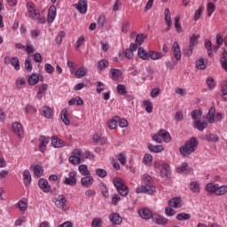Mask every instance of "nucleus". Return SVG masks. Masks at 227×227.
<instances>
[{"mask_svg": "<svg viewBox=\"0 0 227 227\" xmlns=\"http://www.w3.org/2000/svg\"><path fill=\"white\" fill-rule=\"evenodd\" d=\"M172 51L174 52V57L177 61H180L182 59V52L180 51V45L178 44V42H175L172 46Z\"/></svg>", "mask_w": 227, "mask_h": 227, "instance_id": "obj_15", "label": "nucleus"}, {"mask_svg": "<svg viewBox=\"0 0 227 227\" xmlns=\"http://www.w3.org/2000/svg\"><path fill=\"white\" fill-rule=\"evenodd\" d=\"M191 116L194 122L198 121L200 117L203 116V112L201 110H193L191 112Z\"/></svg>", "mask_w": 227, "mask_h": 227, "instance_id": "obj_35", "label": "nucleus"}, {"mask_svg": "<svg viewBox=\"0 0 227 227\" xmlns=\"http://www.w3.org/2000/svg\"><path fill=\"white\" fill-rule=\"evenodd\" d=\"M102 218H94L91 223V227H100L102 226Z\"/></svg>", "mask_w": 227, "mask_h": 227, "instance_id": "obj_60", "label": "nucleus"}, {"mask_svg": "<svg viewBox=\"0 0 227 227\" xmlns=\"http://www.w3.org/2000/svg\"><path fill=\"white\" fill-rule=\"evenodd\" d=\"M109 67V61L106 59H101L98 62V70H106Z\"/></svg>", "mask_w": 227, "mask_h": 227, "instance_id": "obj_45", "label": "nucleus"}, {"mask_svg": "<svg viewBox=\"0 0 227 227\" xmlns=\"http://www.w3.org/2000/svg\"><path fill=\"white\" fill-rule=\"evenodd\" d=\"M138 215L142 219L148 221V219H152L153 217V214L148 207H144L138 210Z\"/></svg>", "mask_w": 227, "mask_h": 227, "instance_id": "obj_9", "label": "nucleus"}, {"mask_svg": "<svg viewBox=\"0 0 227 227\" xmlns=\"http://www.w3.org/2000/svg\"><path fill=\"white\" fill-rule=\"evenodd\" d=\"M207 17H212V14L215 12V4L212 2L207 3Z\"/></svg>", "mask_w": 227, "mask_h": 227, "instance_id": "obj_40", "label": "nucleus"}, {"mask_svg": "<svg viewBox=\"0 0 227 227\" xmlns=\"http://www.w3.org/2000/svg\"><path fill=\"white\" fill-rule=\"evenodd\" d=\"M117 92L119 93V95H127V87H125V85L123 84L117 85Z\"/></svg>", "mask_w": 227, "mask_h": 227, "instance_id": "obj_54", "label": "nucleus"}, {"mask_svg": "<svg viewBox=\"0 0 227 227\" xmlns=\"http://www.w3.org/2000/svg\"><path fill=\"white\" fill-rule=\"evenodd\" d=\"M51 142V137L41 135L39 137V151L43 153L47 150V145Z\"/></svg>", "mask_w": 227, "mask_h": 227, "instance_id": "obj_6", "label": "nucleus"}, {"mask_svg": "<svg viewBox=\"0 0 227 227\" xmlns=\"http://www.w3.org/2000/svg\"><path fill=\"white\" fill-rule=\"evenodd\" d=\"M169 207H173V208H181L182 207V199L179 197H176L168 200Z\"/></svg>", "mask_w": 227, "mask_h": 227, "instance_id": "obj_18", "label": "nucleus"}, {"mask_svg": "<svg viewBox=\"0 0 227 227\" xmlns=\"http://www.w3.org/2000/svg\"><path fill=\"white\" fill-rule=\"evenodd\" d=\"M12 130L18 137L21 138L24 137V129H22V124L20 122H14L12 124Z\"/></svg>", "mask_w": 227, "mask_h": 227, "instance_id": "obj_12", "label": "nucleus"}, {"mask_svg": "<svg viewBox=\"0 0 227 227\" xmlns=\"http://www.w3.org/2000/svg\"><path fill=\"white\" fill-rule=\"evenodd\" d=\"M24 84H26V80L24 78H18L16 80V88H18L19 90L24 88Z\"/></svg>", "mask_w": 227, "mask_h": 227, "instance_id": "obj_59", "label": "nucleus"}, {"mask_svg": "<svg viewBox=\"0 0 227 227\" xmlns=\"http://www.w3.org/2000/svg\"><path fill=\"white\" fill-rule=\"evenodd\" d=\"M109 219L112 224H115L116 226H120L121 223H123V220L121 219V216H120V214L118 213H112L109 215Z\"/></svg>", "mask_w": 227, "mask_h": 227, "instance_id": "obj_13", "label": "nucleus"}, {"mask_svg": "<svg viewBox=\"0 0 227 227\" xmlns=\"http://www.w3.org/2000/svg\"><path fill=\"white\" fill-rule=\"evenodd\" d=\"M142 182L144 184L137 188V194H153L155 192V186L152 185V176H144L142 177Z\"/></svg>", "mask_w": 227, "mask_h": 227, "instance_id": "obj_2", "label": "nucleus"}, {"mask_svg": "<svg viewBox=\"0 0 227 227\" xmlns=\"http://www.w3.org/2000/svg\"><path fill=\"white\" fill-rule=\"evenodd\" d=\"M221 97L227 102V81L222 82Z\"/></svg>", "mask_w": 227, "mask_h": 227, "instance_id": "obj_36", "label": "nucleus"}, {"mask_svg": "<svg viewBox=\"0 0 227 227\" xmlns=\"http://www.w3.org/2000/svg\"><path fill=\"white\" fill-rule=\"evenodd\" d=\"M192 51H194V47L189 45L186 49H184V56H186V58H191V56H192Z\"/></svg>", "mask_w": 227, "mask_h": 227, "instance_id": "obj_61", "label": "nucleus"}, {"mask_svg": "<svg viewBox=\"0 0 227 227\" xmlns=\"http://www.w3.org/2000/svg\"><path fill=\"white\" fill-rule=\"evenodd\" d=\"M205 7L203 6H200L198 11L195 12V15H194V20L195 21H198L200 20V19L201 18V15L203 14V10H204Z\"/></svg>", "mask_w": 227, "mask_h": 227, "instance_id": "obj_58", "label": "nucleus"}, {"mask_svg": "<svg viewBox=\"0 0 227 227\" xmlns=\"http://www.w3.org/2000/svg\"><path fill=\"white\" fill-rule=\"evenodd\" d=\"M206 82L210 90L215 87V81H214V78L212 77H207Z\"/></svg>", "mask_w": 227, "mask_h": 227, "instance_id": "obj_62", "label": "nucleus"}, {"mask_svg": "<svg viewBox=\"0 0 227 227\" xmlns=\"http://www.w3.org/2000/svg\"><path fill=\"white\" fill-rule=\"evenodd\" d=\"M44 70L47 72V74H53L54 67H52V65H51V64H45Z\"/></svg>", "mask_w": 227, "mask_h": 227, "instance_id": "obj_64", "label": "nucleus"}, {"mask_svg": "<svg viewBox=\"0 0 227 227\" xmlns=\"http://www.w3.org/2000/svg\"><path fill=\"white\" fill-rule=\"evenodd\" d=\"M43 114L44 118H48V119L52 118V109H51V107L49 106H44L43 108Z\"/></svg>", "mask_w": 227, "mask_h": 227, "instance_id": "obj_46", "label": "nucleus"}, {"mask_svg": "<svg viewBox=\"0 0 227 227\" xmlns=\"http://www.w3.org/2000/svg\"><path fill=\"white\" fill-rule=\"evenodd\" d=\"M196 67L199 70H205L207 68V65H205V60L203 59H200L196 61Z\"/></svg>", "mask_w": 227, "mask_h": 227, "instance_id": "obj_55", "label": "nucleus"}, {"mask_svg": "<svg viewBox=\"0 0 227 227\" xmlns=\"http://www.w3.org/2000/svg\"><path fill=\"white\" fill-rule=\"evenodd\" d=\"M95 182V179L91 176H85L84 177H82L81 179V185L82 187H86L87 189L91 187L93 185V183Z\"/></svg>", "mask_w": 227, "mask_h": 227, "instance_id": "obj_11", "label": "nucleus"}, {"mask_svg": "<svg viewBox=\"0 0 227 227\" xmlns=\"http://www.w3.org/2000/svg\"><path fill=\"white\" fill-rule=\"evenodd\" d=\"M207 122L201 121H196L193 122V127L200 130V132H203L207 129Z\"/></svg>", "mask_w": 227, "mask_h": 227, "instance_id": "obj_28", "label": "nucleus"}, {"mask_svg": "<svg viewBox=\"0 0 227 227\" xmlns=\"http://www.w3.org/2000/svg\"><path fill=\"white\" fill-rule=\"evenodd\" d=\"M123 54L128 59H132V58H134V51L132 50L126 49L124 53H119L120 58H123Z\"/></svg>", "mask_w": 227, "mask_h": 227, "instance_id": "obj_47", "label": "nucleus"}, {"mask_svg": "<svg viewBox=\"0 0 227 227\" xmlns=\"http://www.w3.org/2000/svg\"><path fill=\"white\" fill-rule=\"evenodd\" d=\"M88 74V68L82 67L77 69L76 71V77L77 79H82Z\"/></svg>", "mask_w": 227, "mask_h": 227, "instance_id": "obj_37", "label": "nucleus"}, {"mask_svg": "<svg viewBox=\"0 0 227 227\" xmlns=\"http://www.w3.org/2000/svg\"><path fill=\"white\" fill-rule=\"evenodd\" d=\"M64 184L66 185H70L71 187H74V185H77V178L67 177L64 180Z\"/></svg>", "mask_w": 227, "mask_h": 227, "instance_id": "obj_49", "label": "nucleus"}, {"mask_svg": "<svg viewBox=\"0 0 227 227\" xmlns=\"http://www.w3.org/2000/svg\"><path fill=\"white\" fill-rule=\"evenodd\" d=\"M198 40H200V34H193L190 38V46L196 47L198 45Z\"/></svg>", "mask_w": 227, "mask_h": 227, "instance_id": "obj_41", "label": "nucleus"}, {"mask_svg": "<svg viewBox=\"0 0 227 227\" xmlns=\"http://www.w3.org/2000/svg\"><path fill=\"white\" fill-rule=\"evenodd\" d=\"M64 38H65V31H60L55 39L57 45H61Z\"/></svg>", "mask_w": 227, "mask_h": 227, "instance_id": "obj_53", "label": "nucleus"}, {"mask_svg": "<svg viewBox=\"0 0 227 227\" xmlns=\"http://www.w3.org/2000/svg\"><path fill=\"white\" fill-rule=\"evenodd\" d=\"M190 190L192 191V192H200V183H198L197 181L191 182Z\"/></svg>", "mask_w": 227, "mask_h": 227, "instance_id": "obj_48", "label": "nucleus"}, {"mask_svg": "<svg viewBox=\"0 0 227 227\" xmlns=\"http://www.w3.org/2000/svg\"><path fill=\"white\" fill-rule=\"evenodd\" d=\"M164 15L166 25L169 26V24H173L171 21V11H169V8L165 9Z\"/></svg>", "mask_w": 227, "mask_h": 227, "instance_id": "obj_44", "label": "nucleus"}, {"mask_svg": "<svg viewBox=\"0 0 227 227\" xmlns=\"http://www.w3.org/2000/svg\"><path fill=\"white\" fill-rule=\"evenodd\" d=\"M39 188L43 191V192H51V185H49V181L45 178H41L38 181Z\"/></svg>", "mask_w": 227, "mask_h": 227, "instance_id": "obj_14", "label": "nucleus"}, {"mask_svg": "<svg viewBox=\"0 0 227 227\" xmlns=\"http://www.w3.org/2000/svg\"><path fill=\"white\" fill-rule=\"evenodd\" d=\"M11 65L14 67L15 70H20V61L19 60V58L12 57L11 59Z\"/></svg>", "mask_w": 227, "mask_h": 227, "instance_id": "obj_42", "label": "nucleus"}, {"mask_svg": "<svg viewBox=\"0 0 227 227\" xmlns=\"http://www.w3.org/2000/svg\"><path fill=\"white\" fill-rule=\"evenodd\" d=\"M96 175L99 176V178H106V176H107V171L104 168H98L96 170Z\"/></svg>", "mask_w": 227, "mask_h": 227, "instance_id": "obj_56", "label": "nucleus"}, {"mask_svg": "<svg viewBox=\"0 0 227 227\" xmlns=\"http://www.w3.org/2000/svg\"><path fill=\"white\" fill-rule=\"evenodd\" d=\"M153 223H155V224H159L160 226H164V224H168V218L160 215L158 214H153L152 217Z\"/></svg>", "mask_w": 227, "mask_h": 227, "instance_id": "obj_10", "label": "nucleus"}, {"mask_svg": "<svg viewBox=\"0 0 227 227\" xmlns=\"http://www.w3.org/2000/svg\"><path fill=\"white\" fill-rule=\"evenodd\" d=\"M144 107L146 111V113H153V105L152 104V101L150 100H145L143 102Z\"/></svg>", "mask_w": 227, "mask_h": 227, "instance_id": "obj_39", "label": "nucleus"}, {"mask_svg": "<svg viewBox=\"0 0 227 227\" xmlns=\"http://www.w3.org/2000/svg\"><path fill=\"white\" fill-rule=\"evenodd\" d=\"M52 201L55 204V207H57V208H59L63 212H67V210H68V207L67 206V202L68 201V200H67V197H65V195H59L53 198Z\"/></svg>", "mask_w": 227, "mask_h": 227, "instance_id": "obj_4", "label": "nucleus"}, {"mask_svg": "<svg viewBox=\"0 0 227 227\" xmlns=\"http://www.w3.org/2000/svg\"><path fill=\"white\" fill-rule=\"evenodd\" d=\"M99 188L104 198H109V189H107V185L105 184V183H100Z\"/></svg>", "mask_w": 227, "mask_h": 227, "instance_id": "obj_38", "label": "nucleus"}, {"mask_svg": "<svg viewBox=\"0 0 227 227\" xmlns=\"http://www.w3.org/2000/svg\"><path fill=\"white\" fill-rule=\"evenodd\" d=\"M43 173V169L42 168V167L40 165H35L34 167L35 176H36L37 178H40V176H42Z\"/></svg>", "mask_w": 227, "mask_h": 227, "instance_id": "obj_51", "label": "nucleus"}, {"mask_svg": "<svg viewBox=\"0 0 227 227\" xmlns=\"http://www.w3.org/2000/svg\"><path fill=\"white\" fill-rule=\"evenodd\" d=\"M45 91H47V83H43L39 87V91L37 92V98L42 100L43 98V95H45Z\"/></svg>", "mask_w": 227, "mask_h": 227, "instance_id": "obj_34", "label": "nucleus"}, {"mask_svg": "<svg viewBox=\"0 0 227 227\" xmlns=\"http://www.w3.org/2000/svg\"><path fill=\"white\" fill-rule=\"evenodd\" d=\"M164 56H165L164 53H160L153 51H149V59H153V61L164 58Z\"/></svg>", "mask_w": 227, "mask_h": 227, "instance_id": "obj_30", "label": "nucleus"}, {"mask_svg": "<svg viewBox=\"0 0 227 227\" xmlns=\"http://www.w3.org/2000/svg\"><path fill=\"white\" fill-rule=\"evenodd\" d=\"M176 219H177V221H189V219H191V214L179 213L176 215Z\"/></svg>", "mask_w": 227, "mask_h": 227, "instance_id": "obj_43", "label": "nucleus"}, {"mask_svg": "<svg viewBox=\"0 0 227 227\" xmlns=\"http://www.w3.org/2000/svg\"><path fill=\"white\" fill-rule=\"evenodd\" d=\"M198 139L196 137H192L190 140L185 142L182 147H180L179 152L183 157H189L192 153L196 152V148H198Z\"/></svg>", "mask_w": 227, "mask_h": 227, "instance_id": "obj_1", "label": "nucleus"}, {"mask_svg": "<svg viewBox=\"0 0 227 227\" xmlns=\"http://www.w3.org/2000/svg\"><path fill=\"white\" fill-rule=\"evenodd\" d=\"M187 166H189L187 162H184L180 167H177V173H184V175H189V173H191V168H187Z\"/></svg>", "mask_w": 227, "mask_h": 227, "instance_id": "obj_24", "label": "nucleus"}, {"mask_svg": "<svg viewBox=\"0 0 227 227\" xmlns=\"http://www.w3.org/2000/svg\"><path fill=\"white\" fill-rule=\"evenodd\" d=\"M69 162L74 166L81 164L82 162V152L79 149H74L69 157Z\"/></svg>", "mask_w": 227, "mask_h": 227, "instance_id": "obj_5", "label": "nucleus"}, {"mask_svg": "<svg viewBox=\"0 0 227 227\" xmlns=\"http://www.w3.org/2000/svg\"><path fill=\"white\" fill-rule=\"evenodd\" d=\"M56 19V6L51 5L48 11V24H52Z\"/></svg>", "mask_w": 227, "mask_h": 227, "instance_id": "obj_16", "label": "nucleus"}, {"mask_svg": "<svg viewBox=\"0 0 227 227\" xmlns=\"http://www.w3.org/2000/svg\"><path fill=\"white\" fill-rule=\"evenodd\" d=\"M23 182L26 186L31 185V173L27 169L23 171Z\"/></svg>", "mask_w": 227, "mask_h": 227, "instance_id": "obj_27", "label": "nucleus"}, {"mask_svg": "<svg viewBox=\"0 0 227 227\" xmlns=\"http://www.w3.org/2000/svg\"><path fill=\"white\" fill-rule=\"evenodd\" d=\"M40 81V75L33 73L27 79L29 86H36Z\"/></svg>", "mask_w": 227, "mask_h": 227, "instance_id": "obj_21", "label": "nucleus"}, {"mask_svg": "<svg viewBox=\"0 0 227 227\" xmlns=\"http://www.w3.org/2000/svg\"><path fill=\"white\" fill-rule=\"evenodd\" d=\"M207 120L208 123H214L215 121V107L212 106L207 114Z\"/></svg>", "mask_w": 227, "mask_h": 227, "instance_id": "obj_22", "label": "nucleus"}, {"mask_svg": "<svg viewBox=\"0 0 227 227\" xmlns=\"http://www.w3.org/2000/svg\"><path fill=\"white\" fill-rule=\"evenodd\" d=\"M67 113H68V110H67V108H64L61 111V115H60V118L63 123H65L67 126L70 125V119L68 118Z\"/></svg>", "mask_w": 227, "mask_h": 227, "instance_id": "obj_31", "label": "nucleus"}, {"mask_svg": "<svg viewBox=\"0 0 227 227\" xmlns=\"http://www.w3.org/2000/svg\"><path fill=\"white\" fill-rule=\"evenodd\" d=\"M27 9L30 19H36L38 15H40V11L35 9V4H33V2L27 4Z\"/></svg>", "mask_w": 227, "mask_h": 227, "instance_id": "obj_7", "label": "nucleus"}, {"mask_svg": "<svg viewBox=\"0 0 227 227\" xmlns=\"http://www.w3.org/2000/svg\"><path fill=\"white\" fill-rule=\"evenodd\" d=\"M74 6L80 13H86L88 12V1L87 0H79L77 4H74Z\"/></svg>", "mask_w": 227, "mask_h": 227, "instance_id": "obj_8", "label": "nucleus"}, {"mask_svg": "<svg viewBox=\"0 0 227 227\" xmlns=\"http://www.w3.org/2000/svg\"><path fill=\"white\" fill-rule=\"evenodd\" d=\"M110 74H112V79L114 81H118L122 75L121 70L116 68L110 69Z\"/></svg>", "mask_w": 227, "mask_h": 227, "instance_id": "obj_29", "label": "nucleus"}, {"mask_svg": "<svg viewBox=\"0 0 227 227\" xmlns=\"http://www.w3.org/2000/svg\"><path fill=\"white\" fill-rule=\"evenodd\" d=\"M118 121H120V116H114L110 121H108V128L111 130H114L118 126Z\"/></svg>", "mask_w": 227, "mask_h": 227, "instance_id": "obj_32", "label": "nucleus"}, {"mask_svg": "<svg viewBox=\"0 0 227 227\" xmlns=\"http://www.w3.org/2000/svg\"><path fill=\"white\" fill-rule=\"evenodd\" d=\"M217 189H219V184L215 183H208L206 185V191L211 194H217Z\"/></svg>", "mask_w": 227, "mask_h": 227, "instance_id": "obj_19", "label": "nucleus"}, {"mask_svg": "<svg viewBox=\"0 0 227 227\" xmlns=\"http://www.w3.org/2000/svg\"><path fill=\"white\" fill-rule=\"evenodd\" d=\"M17 207H18V208H20V210L21 212H26V210H27V202H26L24 200H20L18 202Z\"/></svg>", "mask_w": 227, "mask_h": 227, "instance_id": "obj_52", "label": "nucleus"}, {"mask_svg": "<svg viewBox=\"0 0 227 227\" xmlns=\"http://www.w3.org/2000/svg\"><path fill=\"white\" fill-rule=\"evenodd\" d=\"M143 42H145V35L138 34L136 36L135 43L137 45H142Z\"/></svg>", "mask_w": 227, "mask_h": 227, "instance_id": "obj_57", "label": "nucleus"}, {"mask_svg": "<svg viewBox=\"0 0 227 227\" xmlns=\"http://www.w3.org/2000/svg\"><path fill=\"white\" fill-rule=\"evenodd\" d=\"M226 192H227V186L226 185L220 186L218 184V188L216 190V196H224Z\"/></svg>", "mask_w": 227, "mask_h": 227, "instance_id": "obj_50", "label": "nucleus"}, {"mask_svg": "<svg viewBox=\"0 0 227 227\" xmlns=\"http://www.w3.org/2000/svg\"><path fill=\"white\" fill-rule=\"evenodd\" d=\"M148 150L153 152V153H160V152H164V146L162 145H153V144L148 145Z\"/></svg>", "mask_w": 227, "mask_h": 227, "instance_id": "obj_26", "label": "nucleus"}, {"mask_svg": "<svg viewBox=\"0 0 227 227\" xmlns=\"http://www.w3.org/2000/svg\"><path fill=\"white\" fill-rule=\"evenodd\" d=\"M137 56L141 59H144V61H147V59H150V52H147L143 48H138V50H137Z\"/></svg>", "mask_w": 227, "mask_h": 227, "instance_id": "obj_23", "label": "nucleus"}, {"mask_svg": "<svg viewBox=\"0 0 227 227\" xmlns=\"http://www.w3.org/2000/svg\"><path fill=\"white\" fill-rule=\"evenodd\" d=\"M25 70H27V72L33 71V65L31 64V60H29V59L25 60Z\"/></svg>", "mask_w": 227, "mask_h": 227, "instance_id": "obj_63", "label": "nucleus"}, {"mask_svg": "<svg viewBox=\"0 0 227 227\" xmlns=\"http://www.w3.org/2000/svg\"><path fill=\"white\" fill-rule=\"evenodd\" d=\"M204 141H207V143H218L219 136L217 134L210 133L208 135L203 136Z\"/></svg>", "mask_w": 227, "mask_h": 227, "instance_id": "obj_17", "label": "nucleus"}, {"mask_svg": "<svg viewBox=\"0 0 227 227\" xmlns=\"http://www.w3.org/2000/svg\"><path fill=\"white\" fill-rule=\"evenodd\" d=\"M113 184L116 188V191L118 194H120V196H122V197L129 196V187L125 185L123 179L120 177H115L113 179Z\"/></svg>", "mask_w": 227, "mask_h": 227, "instance_id": "obj_3", "label": "nucleus"}, {"mask_svg": "<svg viewBox=\"0 0 227 227\" xmlns=\"http://www.w3.org/2000/svg\"><path fill=\"white\" fill-rule=\"evenodd\" d=\"M160 136H161L162 141L164 143H171V135L169 132L166 131L165 129H160Z\"/></svg>", "mask_w": 227, "mask_h": 227, "instance_id": "obj_25", "label": "nucleus"}, {"mask_svg": "<svg viewBox=\"0 0 227 227\" xmlns=\"http://www.w3.org/2000/svg\"><path fill=\"white\" fill-rule=\"evenodd\" d=\"M78 170L81 173V175H82V176H88L91 175V173L90 172V169H88V166L85 164L80 165L78 167Z\"/></svg>", "mask_w": 227, "mask_h": 227, "instance_id": "obj_33", "label": "nucleus"}, {"mask_svg": "<svg viewBox=\"0 0 227 227\" xmlns=\"http://www.w3.org/2000/svg\"><path fill=\"white\" fill-rule=\"evenodd\" d=\"M51 145L54 148H63V146H65V142L58 137H52Z\"/></svg>", "mask_w": 227, "mask_h": 227, "instance_id": "obj_20", "label": "nucleus"}]
</instances>
